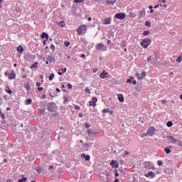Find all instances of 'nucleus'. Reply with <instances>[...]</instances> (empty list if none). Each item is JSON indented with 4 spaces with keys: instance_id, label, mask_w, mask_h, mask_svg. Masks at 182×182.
Segmentation results:
<instances>
[{
    "instance_id": "obj_36",
    "label": "nucleus",
    "mask_w": 182,
    "mask_h": 182,
    "mask_svg": "<svg viewBox=\"0 0 182 182\" xmlns=\"http://www.w3.org/2000/svg\"><path fill=\"white\" fill-rule=\"evenodd\" d=\"M26 105H32V100L31 99H28L26 100Z\"/></svg>"
},
{
    "instance_id": "obj_25",
    "label": "nucleus",
    "mask_w": 182,
    "mask_h": 182,
    "mask_svg": "<svg viewBox=\"0 0 182 182\" xmlns=\"http://www.w3.org/2000/svg\"><path fill=\"white\" fill-rule=\"evenodd\" d=\"M164 151L166 153V154H170L171 153V150L167 147L164 149Z\"/></svg>"
},
{
    "instance_id": "obj_16",
    "label": "nucleus",
    "mask_w": 182,
    "mask_h": 182,
    "mask_svg": "<svg viewBox=\"0 0 182 182\" xmlns=\"http://www.w3.org/2000/svg\"><path fill=\"white\" fill-rule=\"evenodd\" d=\"M16 77V75L14 71H12L9 75V79H15Z\"/></svg>"
},
{
    "instance_id": "obj_35",
    "label": "nucleus",
    "mask_w": 182,
    "mask_h": 182,
    "mask_svg": "<svg viewBox=\"0 0 182 182\" xmlns=\"http://www.w3.org/2000/svg\"><path fill=\"white\" fill-rule=\"evenodd\" d=\"M133 79H134L133 77H130V79H128L127 80V83H130L132 84V80H133Z\"/></svg>"
},
{
    "instance_id": "obj_32",
    "label": "nucleus",
    "mask_w": 182,
    "mask_h": 182,
    "mask_svg": "<svg viewBox=\"0 0 182 182\" xmlns=\"http://www.w3.org/2000/svg\"><path fill=\"white\" fill-rule=\"evenodd\" d=\"M75 4H82V2H85V0H74Z\"/></svg>"
},
{
    "instance_id": "obj_27",
    "label": "nucleus",
    "mask_w": 182,
    "mask_h": 182,
    "mask_svg": "<svg viewBox=\"0 0 182 182\" xmlns=\"http://www.w3.org/2000/svg\"><path fill=\"white\" fill-rule=\"evenodd\" d=\"M166 126H167V127H171L173 126V122L171 121H168L166 123Z\"/></svg>"
},
{
    "instance_id": "obj_8",
    "label": "nucleus",
    "mask_w": 182,
    "mask_h": 182,
    "mask_svg": "<svg viewBox=\"0 0 182 182\" xmlns=\"http://www.w3.org/2000/svg\"><path fill=\"white\" fill-rule=\"evenodd\" d=\"M110 166L114 168H119V162L117 161L112 160L110 163Z\"/></svg>"
},
{
    "instance_id": "obj_37",
    "label": "nucleus",
    "mask_w": 182,
    "mask_h": 182,
    "mask_svg": "<svg viewBox=\"0 0 182 182\" xmlns=\"http://www.w3.org/2000/svg\"><path fill=\"white\" fill-rule=\"evenodd\" d=\"M58 25H60V26H61V27L65 26V21H60Z\"/></svg>"
},
{
    "instance_id": "obj_17",
    "label": "nucleus",
    "mask_w": 182,
    "mask_h": 182,
    "mask_svg": "<svg viewBox=\"0 0 182 182\" xmlns=\"http://www.w3.org/2000/svg\"><path fill=\"white\" fill-rule=\"evenodd\" d=\"M47 60H48V62H50V63H52V62H55V57L49 55L47 58Z\"/></svg>"
},
{
    "instance_id": "obj_14",
    "label": "nucleus",
    "mask_w": 182,
    "mask_h": 182,
    "mask_svg": "<svg viewBox=\"0 0 182 182\" xmlns=\"http://www.w3.org/2000/svg\"><path fill=\"white\" fill-rule=\"evenodd\" d=\"M81 159H85V160H86V161H89V160H90V156L82 154L81 155Z\"/></svg>"
},
{
    "instance_id": "obj_12",
    "label": "nucleus",
    "mask_w": 182,
    "mask_h": 182,
    "mask_svg": "<svg viewBox=\"0 0 182 182\" xmlns=\"http://www.w3.org/2000/svg\"><path fill=\"white\" fill-rule=\"evenodd\" d=\"M151 65H153L154 66H155L156 68H157V66H160V65H161V63L157 61V60H152L151 62Z\"/></svg>"
},
{
    "instance_id": "obj_46",
    "label": "nucleus",
    "mask_w": 182,
    "mask_h": 182,
    "mask_svg": "<svg viewBox=\"0 0 182 182\" xmlns=\"http://www.w3.org/2000/svg\"><path fill=\"white\" fill-rule=\"evenodd\" d=\"M99 176H100V177H103L104 176H106V174L103 172H100Z\"/></svg>"
},
{
    "instance_id": "obj_58",
    "label": "nucleus",
    "mask_w": 182,
    "mask_h": 182,
    "mask_svg": "<svg viewBox=\"0 0 182 182\" xmlns=\"http://www.w3.org/2000/svg\"><path fill=\"white\" fill-rule=\"evenodd\" d=\"M1 119H5V114H1V115H0Z\"/></svg>"
},
{
    "instance_id": "obj_57",
    "label": "nucleus",
    "mask_w": 182,
    "mask_h": 182,
    "mask_svg": "<svg viewBox=\"0 0 182 182\" xmlns=\"http://www.w3.org/2000/svg\"><path fill=\"white\" fill-rule=\"evenodd\" d=\"M161 65H163V66H166V65H168V63L167 62H165L164 63H161Z\"/></svg>"
},
{
    "instance_id": "obj_19",
    "label": "nucleus",
    "mask_w": 182,
    "mask_h": 182,
    "mask_svg": "<svg viewBox=\"0 0 182 182\" xmlns=\"http://www.w3.org/2000/svg\"><path fill=\"white\" fill-rule=\"evenodd\" d=\"M17 52L18 53H22V52H23V48L22 47V46H19L18 48H17Z\"/></svg>"
},
{
    "instance_id": "obj_24",
    "label": "nucleus",
    "mask_w": 182,
    "mask_h": 182,
    "mask_svg": "<svg viewBox=\"0 0 182 182\" xmlns=\"http://www.w3.org/2000/svg\"><path fill=\"white\" fill-rule=\"evenodd\" d=\"M144 15H146V11H144V9L141 10L140 11V18H141L142 16H144Z\"/></svg>"
},
{
    "instance_id": "obj_3",
    "label": "nucleus",
    "mask_w": 182,
    "mask_h": 182,
    "mask_svg": "<svg viewBox=\"0 0 182 182\" xmlns=\"http://www.w3.org/2000/svg\"><path fill=\"white\" fill-rule=\"evenodd\" d=\"M95 48L97 50H100V49H102L104 52H106V50H107V48L105 46V44L102 43L97 44Z\"/></svg>"
},
{
    "instance_id": "obj_61",
    "label": "nucleus",
    "mask_w": 182,
    "mask_h": 182,
    "mask_svg": "<svg viewBox=\"0 0 182 182\" xmlns=\"http://www.w3.org/2000/svg\"><path fill=\"white\" fill-rule=\"evenodd\" d=\"M133 85H137V82L136 80L132 81Z\"/></svg>"
},
{
    "instance_id": "obj_20",
    "label": "nucleus",
    "mask_w": 182,
    "mask_h": 182,
    "mask_svg": "<svg viewBox=\"0 0 182 182\" xmlns=\"http://www.w3.org/2000/svg\"><path fill=\"white\" fill-rule=\"evenodd\" d=\"M117 0H107V5H113Z\"/></svg>"
},
{
    "instance_id": "obj_64",
    "label": "nucleus",
    "mask_w": 182,
    "mask_h": 182,
    "mask_svg": "<svg viewBox=\"0 0 182 182\" xmlns=\"http://www.w3.org/2000/svg\"><path fill=\"white\" fill-rule=\"evenodd\" d=\"M79 117H83V113H80V114H79Z\"/></svg>"
},
{
    "instance_id": "obj_11",
    "label": "nucleus",
    "mask_w": 182,
    "mask_h": 182,
    "mask_svg": "<svg viewBox=\"0 0 182 182\" xmlns=\"http://www.w3.org/2000/svg\"><path fill=\"white\" fill-rule=\"evenodd\" d=\"M109 73H106V71H103L100 75V77H102V79H106V77H109Z\"/></svg>"
},
{
    "instance_id": "obj_42",
    "label": "nucleus",
    "mask_w": 182,
    "mask_h": 182,
    "mask_svg": "<svg viewBox=\"0 0 182 182\" xmlns=\"http://www.w3.org/2000/svg\"><path fill=\"white\" fill-rule=\"evenodd\" d=\"M87 133H88L89 135H90V134H96V133L92 132V129H88L87 130Z\"/></svg>"
},
{
    "instance_id": "obj_2",
    "label": "nucleus",
    "mask_w": 182,
    "mask_h": 182,
    "mask_svg": "<svg viewBox=\"0 0 182 182\" xmlns=\"http://www.w3.org/2000/svg\"><path fill=\"white\" fill-rule=\"evenodd\" d=\"M56 107V104L55 102H50L48 104V112H55V108Z\"/></svg>"
},
{
    "instance_id": "obj_5",
    "label": "nucleus",
    "mask_w": 182,
    "mask_h": 182,
    "mask_svg": "<svg viewBox=\"0 0 182 182\" xmlns=\"http://www.w3.org/2000/svg\"><path fill=\"white\" fill-rule=\"evenodd\" d=\"M114 18H116L117 19H120L121 21H123V19H124V18H126V14H124V13L116 14L114 16Z\"/></svg>"
},
{
    "instance_id": "obj_18",
    "label": "nucleus",
    "mask_w": 182,
    "mask_h": 182,
    "mask_svg": "<svg viewBox=\"0 0 182 182\" xmlns=\"http://www.w3.org/2000/svg\"><path fill=\"white\" fill-rule=\"evenodd\" d=\"M49 38V36L48 35V33H43L42 35H41V38L42 39H48Z\"/></svg>"
},
{
    "instance_id": "obj_41",
    "label": "nucleus",
    "mask_w": 182,
    "mask_h": 182,
    "mask_svg": "<svg viewBox=\"0 0 182 182\" xmlns=\"http://www.w3.org/2000/svg\"><path fill=\"white\" fill-rule=\"evenodd\" d=\"M66 70H68V69L66 68H65L63 69H60L59 72H63V73H65L66 72Z\"/></svg>"
},
{
    "instance_id": "obj_59",
    "label": "nucleus",
    "mask_w": 182,
    "mask_h": 182,
    "mask_svg": "<svg viewBox=\"0 0 182 182\" xmlns=\"http://www.w3.org/2000/svg\"><path fill=\"white\" fill-rule=\"evenodd\" d=\"M81 58H84L85 59H86V55H85V54H81Z\"/></svg>"
},
{
    "instance_id": "obj_50",
    "label": "nucleus",
    "mask_w": 182,
    "mask_h": 182,
    "mask_svg": "<svg viewBox=\"0 0 182 182\" xmlns=\"http://www.w3.org/2000/svg\"><path fill=\"white\" fill-rule=\"evenodd\" d=\"M161 103H162L163 105H166V103H167V100H161Z\"/></svg>"
},
{
    "instance_id": "obj_22",
    "label": "nucleus",
    "mask_w": 182,
    "mask_h": 182,
    "mask_svg": "<svg viewBox=\"0 0 182 182\" xmlns=\"http://www.w3.org/2000/svg\"><path fill=\"white\" fill-rule=\"evenodd\" d=\"M37 173H38V174H41V173H43V168L38 167L36 168Z\"/></svg>"
},
{
    "instance_id": "obj_60",
    "label": "nucleus",
    "mask_w": 182,
    "mask_h": 182,
    "mask_svg": "<svg viewBox=\"0 0 182 182\" xmlns=\"http://www.w3.org/2000/svg\"><path fill=\"white\" fill-rule=\"evenodd\" d=\"M58 74L60 75V76H62V75H63V73H61L60 71H58Z\"/></svg>"
},
{
    "instance_id": "obj_49",
    "label": "nucleus",
    "mask_w": 182,
    "mask_h": 182,
    "mask_svg": "<svg viewBox=\"0 0 182 182\" xmlns=\"http://www.w3.org/2000/svg\"><path fill=\"white\" fill-rule=\"evenodd\" d=\"M146 72H142V73L141 74V75L142 76V77H144L146 76Z\"/></svg>"
},
{
    "instance_id": "obj_31",
    "label": "nucleus",
    "mask_w": 182,
    "mask_h": 182,
    "mask_svg": "<svg viewBox=\"0 0 182 182\" xmlns=\"http://www.w3.org/2000/svg\"><path fill=\"white\" fill-rule=\"evenodd\" d=\"M109 112H110V109H109V108H105L102 110V112H104V113H109Z\"/></svg>"
},
{
    "instance_id": "obj_28",
    "label": "nucleus",
    "mask_w": 182,
    "mask_h": 182,
    "mask_svg": "<svg viewBox=\"0 0 182 182\" xmlns=\"http://www.w3.org/2000/svg\"><path fill=\"white\" fill-rule=\"evenodd\" d=\"M55 77V74L51 73L50 76L48 77L49 80H53V78Z\"/></svg>"
},
{
    "instance_id": "obj_13",
    "label": "nucleus",
    "mask_w": 182,
    "mask_h": 182,
    "mask_svg": "<svg viewBox=\"0 0 182 182\" xmlns=\"http://www.w3.org/2000/svg\"><path fill=\"white\" fill-rule=\"evenodd\" d=\"M146 176L151 177V178H154V177H156V173H154V172H153V171H149L147 173Z\"/></svg>"
},
{
    "instance_id": "obj_10",
    "label": "nucleus",
    "mask_w": 182,
    "mask_h": 182,
    "mask_svg": "<svg viewBox=\"0 0 182 182\" xmlns=\"http://www.w3.org/2000/svg\"><path fill=\"white\" fill-rule=\"evenodd\" d=\"M111 22H112V18L109 17V18H105L103 21V24L104 25H110Z\"/></svg>"
},
{
    "instance_id": "obj_30",
    "label": "nucleus",
    "mask_w": 182,
    "mask_h": 182,
    "mask_svg": "<svg viewBox=\"0 0 182 182\" xmlns=\"http://www.w3.org/2000/svg\"><path fill=\"white\" fill-rule=\"evenodd\" d=\"M28 180V178L26 177H23V178L21 179H19L18 180V182H25Z\"/></svg>"
},
{
    "instance_id": "obj_33",
    "label": "nucleus",
    "mask_w": 182,
    "mask_h": 182,
    "mask_svg": "<svg viewBox=\"0 0 182 182\" xmlns=\"http://www.w3.org/2000/svg\"><path fill=\"white\" fill-rule=\"evenodd\" d=\"M33 68L35 69H36V68H38V63L36 62L34 64L32 65L31 69H33Z\"/></svg>"
},
{
    "instance_id": "obj_52",
    "label": "nucleus",
    "mask_w": 182,
    "mask_h": 182,
    "mask_svg": "<svg viewBox=\"0 0 182 182\" xmlns=\"http://www.w3.org/2000/svg\"><path fill=\"white\" fill-rule=\"evenodd\" d=\"M38 90L39 92H41V90H43V87H38Z\"/></svg>"
},
{
    "instance_id": "obj_63",
    "label": "nucleus",
    "mask_w": 182,
    "mask_h": 182,
    "mask_svg": "<svg viewBox=\"0 0 182 182\" xmlns=\"http://www.w3.org/2000/svg\"><path fill=\"white\" fill-rule=\"evenodd\" d=\"M150 60H151V57H149V58H147V62H150Z\"/></svg>"
},
{
    "instance_id": "obj_34",
    "label": "nucleus",
    "mask_w": 182,
    "mask_h": 182,
    "mask_svg": "<svg viewBox=\"0 0 182 182\" xmlns=\"http://www.w3.org/2000/svg\"><path fill=\"white\" fill-rule=\"evenodd\" d=\"M150 33V31H145L143 33L144 36H147Z\"/></svg>"
},
{
    "instance_id": "obj_45",
    "label": "nucleus",
    "mask_w": 182,
    "mask_h": 182,
    "mask_svg": "<svg viewBox=\"0 0 182 182\" xmlns=\"http://www.w3.org/2000/svg\"><path fill=\"white\" fill-rule=\"evenodd\" d=\"M85 92L90 94V90L89 89V87L85 88Z\"/></svg>"
},
{
    "instance_id": "obj_40",
    "label": "nucleus",
    "mask_w": 182,
    "mask_h": 182,
    "mask_svg": "<svg viewBox=\"0 0 182 182\" xmlns=\"http://www.w3.org/2000/svg\"><path fill=\"white\" fill-rule=\"evenodd\" d=\"M157 164H158V166H163V161L159 160V161H157Z\"/></svg>"
},
{
    "instance_id": "obj_56",
    "label": "nucleus",
    "mask_w": 182,
    "mask_h": 182,
    "mask_svg": "<svg viewBox=\"0 0 182 182\" xmlns=\"http://www.w3.org/2000/svg\"><path fill=\"white\" fill-rule=\"evenodd\" d=\"M65 45L66 47H68V46H69V45H70V43H69V42H65Z\"/></svg>"
},
{
    "instance_id": "obj_4",
    "label": "nucleus",
    "mask_w": 182,
    "mask_h": 182,
    "mask_svg": "<svg viewBox=\"0 0 182 182\" xmlns=\"http://www.w3.org/2000/svg\"><path fill=\"white\" fill-rule=\"evenodd\" d=\"M86 29H87V26H86V25H81L77 29V33L79 35H82V33H83V31H86Z\"/></svg>"
},
{
    "instance_id": "obj_62",
    "label": "nucleus",
    "mask_w": 182,
    "mask_h": 182,
    "mask_svg": "<svg viewBox=\"0 0 182 182\" xmlns=\"http://www.w3.org/2000/svg\"><path fill=\"white\" fill-rule=\"evenodd\" d=\"M36 86L39 87V86H41V82H36Z\"/></svg>"
},
{
    "instance_id": "obj_9",
    "label": "nucleus",
    "mask_w": 182,
    "mask_h": 182,
    "mask_svg": "<svg viewBox=\"0 0 182 182\" xmlns=\"http://www.w3.org/2000/svg\"><path fill=\"white\" fill-rule=\"evenodd\" d=\"M97 102V98L94 97L92 98V101H90V106H93L94 107H96V102Z\"/></svg>"
},
{
    "instance_id": "obj_53",
    "label": "nucleus",
    "mask_w": 182,
    "mask_h": 182,
    "mask_svg": "<svg viewBox=\"0 0 182 182\" xmlns=\"http://www.w3.org/2000/svg\"><path fill=\"white\" fill-rule=\"evenodd\" d=\"M68 89H72V84L69 83L68 84Z\"/></svg>"
},
{
    "instance_id": "obj_6",
    "label": "nucleus",
    "mask_w": 182,
    "mask_h": 182,
    "mask_svg": "<svg viewBox=\"0 0 182 182\" xmlns=\"http://www.w3.org/2000/svg\"><path fill=\"white\" fill-rule=\"evenodd\" d=\"M156 132V129L153 127H151L148 130H147V134L148 136H154V133Z\"/></svg>"
},
{
    "instance_id": "obj_1",
    "label": "nucleus",
    "mask_w": 182,
    "mask_h": 182,
    "mask_svg": "<svg viewBox=\"0 0 182 182\" xmlns=\"http://www.w3.org/2000/svg\"><path fill=\"white\" fill-rule=\"evenodd\" d=\"M150 43H151V40L150 38H144L142 40V41L140 43L141 46L144 48V49H147L149 48Z\"/></svg>"
},
{
    "instance_id": "obj_44",
    "label": "nucleus",
    "mask_w": 182,
    "mask_h": 182,
    "mask_svg": "<svg viewBox=\"0 0 182 182\" xmlns=\"http://www.w3.org/2000/svg\"><path fill=\"white\" fill-rule=\"evenodd\" d=\"M176 144H178V146H181V141L176 140Z\"/></svg>"
},
{
    "instance_id": "obj_26",
    "label": "nucleus",
    "mask_w": 182,
    "mask_h": 182,
    "mask_svg": "<svg viewBox=\"0 0 182 182\" xmlns=\"http://www.w3.org/2000/svg\"><path fill=\"white\" fill-rule=\"evenodd\" d=\"M121 46H122V48H126L127 46L125 41H123L121 42Z\"/></svg>"
},
{
    "instance_id": "obj_47",
    "label": "nucleus",
    "mask_w": 182,
    "mask_h": 182,
    "mask_svg": "<svg viewBox=\"0 0 182 182\" xmlns=\"http://www.w3.org/2000/svg\"><path fill=\"white\" fill-rule=\"evenodd\" d=\"M85 127H86L87 129H89V127H90V124L86 122V123H85Z\"/></svg>"
},
{
    "instance_id": "obj_43",
    "label": "nucleus",
    "mask_w": 182,
    "mask_h": 182,
    "mask_svg": "<svg viewBox=\"0 0 182 182\" xmlns=\"http://www.w3.org/2000/svg\"><path fill=\"white\" fill-rule=\"evenodd\" d=\"M114 173H114L115 177H119V173L117 172V169H115V170L114 171Z\"/></svg>"
},
{
    "instance_id": "obj_54",
    "label": "nucleus",
    "mask_w": 182,
    "mask_h": 182,
    "mask_svg": "<svg viewBox=\"0 0 182 182\" xmlns=\"http://www.w3.org/2000/svg\"><path fill=\"white\" fill-rule=\"evenodd\" d=\"M53 168H54V166L53 165L48 167V170H53Z\"/></svg>"
},
{
    "instance_id": "obj_15",
    "label": "nucleus",
    "mask_w": 182,
    "mask_h": 182,
    "mask_svg": "<svg viewBox=\"0 0 182 182\" xmlns=\"http://www.w3.org/2000/svg\"><path fill=\"white\" fill-rule=\"evenodd\" d=\"M167 140H171V143H176L177 141V139H174L172 136H168Z\"/></svg>"
},
{
    "instance_id": "obj_48",
    "label": "nucleus",
    "mask_w": 182,
    "mask_h": 182,
    "mask_svg": "<svg viewBox=\"0 0 182 182\" xmlns=\"http://www.w3.org/2000/svg\"><path fill=\"white\" fill-rule=\"evenodd\" d=\"M50 49H51V50H55V46L52 44V45L50 46Z\"/></svg>"
},
{
    "instance_id": "obj_55",
    "label": "nucleus",
    "mask_w": 182,
    "mask_h": 182,
    "mask_svg": "<svg viewBox=\"0 0 182 182\" xmlns=\"http://www.w3.org/2000/svg\"><path fill=\"white\" fill-rule=\"evenodd\" d=\"M75 109L76 110H80V107H79V105H76Z\"/></svg>"
},
{
    "instance_id": "obj_23",
    "label": "nucleus",
    "mask_w": 182,
    "mask_h": 182,
    "mask_svg": "<svg viewBox=\"0 0 182 182\" xmlns=\"http://www.w3.org/2000/svg\"><path fill=\"white\" fill-rule=\"evenodd\" d=\"M136 77H138V79H139V80H141V79H143V76L141 75V74H140V73H136Z\"/></svg>"
},
{
    "instance_id": "obj_38",
    "label": "nucleus",
    "mask_w": 182,
    "mask_h": 182,
    "mask_svg": "<svg viewBox=\"0 0 182 182\" xmlns=\"http://www.w3.org/2000/svg\"><path fill=\"white\" fill-rule=\"evenodd\" d=\"M182 60V57L181 56H179L177 59H176V62L178 63H180V62H181Z\"/></svg>"
},
{
    "instance_id": "obj_39",
    "label": "nucleus",
    "mask_w": 182,
    "mask_h": 182,
    "mask_svg": "<svg viewBox=\"0 0 182 182\" xmlns=\"http://www.w3.org/2000/svg\"><path fill=\"white\" fill-rule=\"evenodd\" d=\"M146 26H151V23L150 21H146L145 23Z\"/></svg>"
},
{
    "instance_id": "obj_29",
    "label": "nucleus",
    "mask_w": 182,
    "mask_h": 182,
    "mask_svg": "<svg viewBox=\"0 0 182 182\" xmlns=\"http://www.w3.org/2000/svg\"><path fill=\"white\" fill-rule=\"evenodd\" d=\"M6 92H7L9 93V95H12V90H11V89H9V87L6 88Z\"/></svg>"
},
{
    "instance_id": "obj_51",
    "label": "nucleus",
    "mask_w": 182,
    "mask_h": 182,
    "mask_svg": "<svg viewBox=\"0 0 182 182\" xmlns=\"http://www.w3.org/2000/svg\"><path fill=\"white\" fill-rule=\"evenodd\" d=\"M119 164H121V166H123V164H124V161L120 160L119 161Z\"/></svg>"
},
{
    "instance_id": "obj_21",
    "label": "nucleus",
    "mask_w": 182,
    "mask_h": 182,
    "mask_svg": "<svg viewBox=\"0 0 182 182\" xmlns=\"http://www.w3.org/2000/svg\"><path fill=\"white\" fill-rule=\"evenodd\" d=\"M118 100L121 102H124V97H123L122 95H118Z\"/></svg>"
},
{
    "instance_id": "obj_7",
    "label": "nucleus",
    "mask_w": 182,
    "mask_h": 182,
    "mask_svg": "<svg viewBox=\"0 0 182 182\" xmlns=\"http://www.w3.org/2000/svg\"><path fill=\"white\" fill-rule=\"evenodd\" d=\"M144 167L145 168H148L149 170H151V168H154V166H153V165H151V163L150 161L144 162Z\"/></svg>"
}]
</instances>
